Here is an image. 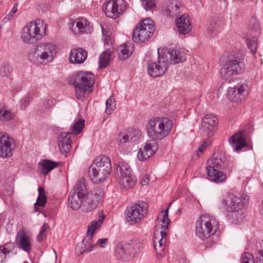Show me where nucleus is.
Instances as JSON below:
<instances>
[{
    "label": "nucleus",
    "instance_id": "f257e3e1",
    "mask_svg": "<svg viewBox=\"0 0 263 263\" xmlns=\"http://www.w3.org/2000/svg\"><path fill=\"white\" fill-rule=\"evenodd\" d=\"M209 165L206 166V173L211 181L216 183L222 182L226 180V173L216 170H226L229 166V162L224 153L215 152L213 157L208 160Z\"/></svg>",
    "mask_w": 263,
    "mask_h": 263
},
{
    "label": "nucleus",
    "instance_id": "f03ea898",
    "mask_svg": "<svg viewBox=\"0 0 263 263\" xmlns=\"http://www.w3.org/2000/svg\"><path fill=\"white\" fill-rule=\"evenodd\" d=\"M95 81V76L91 72L80 71L72 76L70 83L74 86L77 99L83 100L93 91Z\"/></svg>",
    "mask_w": 263,
    "mask_h": 263
},
{
    "label": "nucleus",
    "instance_id": "7ed1b4c3",
    "mask_svg": "<svg viewBox=\"0 0 263 263\" xmlns=\"http://www.w3.org/2000/svg\"><path fill=\"white\" fill-rule=\"evenodd\" d=\"M57 53V47L52 43H40L32 47L28 59L37 65L46 64L52 61Z\"/></svg>",
    "mask_w": 263,
    "mask_h": 263
},
{
    "label": "nucleus",
    "instance_id": "20e7f679",
    "mask_svg": "<svg viewBox=\"0 0 263 263\" xmlns=\"http://www.w3.org/2000/svg\"><path fill=\"white\" fill-rule=\"evenodd\" d=\"M244 55L238 51H233L227 55V60L220 69V76L227 80L234 74H240L245 69Z\"/></svg>",
    "mask_w": 263,
    "mask_h": 263
},
{
    "label": "nucleus",
    "instance_id": "39448f33",
    "mask_svg": "<svg viewBox=\"0 0 263 263\" xmlns=\"http://www.w3.org/2000/svg\"><path fill=\"white\" fill-rule=\"evenodd\" d=\"M111 165L110 159L105 155L100 156L89 168V175L95 183L104 182L110 173Z\"/></svg>",
    "mask_w": 263,
    "mask_h": 263
},
{
    "label": "nucleus",
    "instance_id": "423d86ee",
    "mask_svg": "<svg viewBox=\"0 0 263 263\" xmlns=\"http://www.w3.org/2000/svg\"><path fill=\"white\" fill-rule=\"evenodd\" d=\"M172 126V121L166 118H152L146 125L147 135L153 141L160 140L168 135Z\"/></svg>",
    "mask_w": 263,
    "mask_h": 263
},
{
    "label": "nucleus",
    "instance_id": "0eeeda50",
    "mask_svg": "<svg viewBox=\"0 0 263 263\" xmlns=\"http://www.w3.org/2000/svg\"><path fill=\"white\" fill-rule=\"evenodd\" d=\"M47 25L41 20H36L23 28L21 38L29 44L35 43L45 34Z\"/></svg>",
    "mask_w": 263,
    "mask_h": 263
},
{
    "label": "nucleus",
    "instance_id": "6e6552de",
    "mask_svg": "<svg viewBox=\"0 0 263 263\" xmlns=\"http://www.w3.org/2000/svg\"><path fill=\"white\" fill-rule=\"evenodd\" d=\"M216 219L209 215L201 216L196 222V234L201 239H204L213 235L219 229Z\"/></svg>",
    "mask_w": 263,
    "mask_h": 263
},
{
    "label": "nucleus",
    "instance_id": "1a4fd4ad",
    "mask_svg": "<svg viewBox=\"0 0 263 263\" xmlns=\"http://www.w3.org/2000/svg\"><path fill=\"white\" fill-rule=\"evenodd\" d=\"M87 194V191L85 183L81 180L78 181L69 196V206L74 210L81 208L83 211V205L85 204Z\"/></svg>",
    "mask_w": 263,
    "mask_h": 263
},
{
    "label": "nucleus",
    "instance_id": "9d476101",
    "mask_svg": "<svg viewBox=\"0 0 263 263\" xmlns=\"http://www.w3.org/2000/svg\"><path fill=\"white\" fill-rule=\"evenodd\" d=\"M244 205L242 199L233 194H229L222 199L221 206L226 211L231 213V217L233 219L232 222L237 223L239 222L238 218L241 215L238 212L241 210Z\"/></svg>",
    "mask_w": 263,
    "mask_h": 263
},
{
    "label": "nucleus",
    "instance_id": "9b49d317",
    "mask_svg": "<svg viewBox=\"0 0 263 263\" xmlns=\"http://www.w3.org/2000/svg\"><path fill=\"white\" fill-rule=\"evenodd\" d=\"M147 213V203L144 201H138L127 208L125 211L126 220L131 224H134L143 219Z\"/></svg>",
    "mask_w": 263,
    "mask_h": 263
},
{
    "label": "nucleus",
    "instance_id": "f8f14e48",
    "mask_svg": "<svg viewBox=\"0 0 263 263\" xmlns=\"http://www.w3.org/2000/svg\"><path fill=\"white\" fill-rule=\"evenodd\" d=\"M155 31L152 21L149 18L143 20L136 28L132 35V39L135 42H144L148 40Z\"/></svg>",
    "mask_w": 263,
    "mask_h": 263
},
{
    "label": "nucleus",
    "instance_id": "ddd939ff",
    "mask_svg": "<svg viewBox=\"0 0 263 263\" xmlns=\"http://www.w3.org/2000/svg\"><path fill=\"white\" fill-rule=\"evenodd\" d=\"M125 8L124 0H110L103 4L102 9L106 16L115 20L124 13Z\"/></svg>",
    "mask_w": 263,
    "mask_h": 263
},
{
    "label": "nucleus",
    "instance_id": "4468645a",
    "mask_svg": "<svg viewBox=\"0 0 263 263\" xmlns=\"http://www.w3.org/2000/svg\"><path fill=\"white\" fill-rule=\"evenodd\" d=\"M237 85L229 87L227 91L229 100L233 102H239L245 99L248 95V85L243 79H237Z\"/></svg>",
    "mask_w": 263,
    "mask_h": 263
},
{
    "label": "nucleus",
    "instance_id": "2eb2a0df",
    "mask_svg": "<svg viewBox=\"0 0 263 263\" xmlns=\"http://www.w3.org/2000/svg\"><path fill=\"white\" fill-rule=\"evenodd\" d=\"M160 49H158V61L147 62V72L148 74L154 78L163 75L167 70L168 64L166 59L162 54L160 53Z\"/></svg>",
    "mask_w": 263,
    "mask_h": 263
},
{
    "label": "nucleus",
    "instance_id": "dca6fc26",
    "mask_svg": "<svg viewBox=\"0 0 263 263\" xmlns=\"http://www.w3.org/2000/svg\"><path fill=\"white\" fill-rule=\"evenodd\" d=\"M104 195L103 190L97 187L94 188L86 195V201L83 205V212H89L93 211L102 200Z\"/></svg>",
    "mask_w": 263,
    "mask_h": 263
},
{
    "label": "nucleus",
    "instance_id": "f3484780",
    "mask_svg": "<svg viewBox=\"0 0 263 263\" xmlns=\"http://www.w3.org/2000/svg\"><path fill=\"white\" fill-rule=\"evenodd\" d=\"M136 240H130L128 243L125 242H119L115 251V254L118 259L124 261L129 260L133 257Z\"/></svg>",
    "mask_w": 263,
    "mask_h": 263
},
{
    "label": "nucleus",
    "instance_id": "a211bd4d",
    "mask_svg": "<svg viewBox=\"0 0 263 263\" xmlns=\"http://www.w3.org/2000/svg\"><path fill=\"white\" fill-rule=\"evenodd\" d=\"M15 144L12 138L5 133L0 132V156L8 158L12 156Z\"/></svg>",
    "mask_w": 263,
    "mask_h": 263
},
{
    "label": "nucleus",
    "instance_id": "6ab92c4d",
    "mask_svg": "<svg viewBox=\"0 0 263 263\" xmlns=\"http://www.w3.org/2000/svg\"><path fill=\"white\" fill-rule=\"evenodd\" d=\"M168 64H177L186 60L184 52L182 49H167L162 53Z\"/></svg>",
    "mask_w": 263,
    "mask_h": 263
},
{
    "label": "nucleus",
    "instance_id": "aec40b11",
    "mask_svg": "<svg viewBox=\"0 0 263 263\" xmlns=\"http://www.w3.org/2000/svg\"><path fill=\"white\" fill-rule=\"evenodd\" d=\"M245 130H240L233 135L229 140L234 151L238 152L245 147H248V149H250V146L245 137Z\"/></svg>",
    "mask_w": 263,
    "mask_h": 263
},
{
    "label": "nucleus",
    "instance_id": "412c9836",
    "mask_svg": "<svg viewBox=\"0 0 263 263\" xmlns=\"http://www.w3.org/2000/svg\"><path fill=\"white\" fill-rule=\"evenodd\" d=\"M158 149V144L156 141H147L145 143L143 148H140L137 157L140 161H144L153 155Z\"/></svg>",
    "mask_w": 263,
    "mask_h": 263
},
{
    "label": "nucleus",
    "instance_id": "4be33fe9",
    "mask_svg": "<svg viewBox=\"0 0 263 263\" xmlns=\"http://www.w3.org/2000/svg\"><path fill=\"white\" fill-rule=\"evenodd\" d=\"M218 123L217 118L212 115H206L202 119L201 123V130L204 134L210 137L214 132L215 126Z\"/></svg>",
    "mask_w": 263,
    "mask_h": 263
},
{
    "label": "nucleus",
    "instance_id": "5701e85b",
    "mask_svg": "<svg viewBox=\"0 0 263 263\" xmlns=\"http://www.w3.org/2000/svg\"><path fill=\"white\" fill-rule=\"evenodd\" d=\"M89 25V22L83 17L71 20L69 23V28L75 33L86 32Z\"/></svg>",
    "mask_w": 263,
    "mask_h": 263
},
{
    "label": "nucleus",
    "instance_id": "b1692460",
    "mask_svg": "<svg viewBox=\"0 0 263 263\" xmlns=\"http://www.w3.org/2000/svg\"><path fill=\"white\" fill-rule=\"evenodd\" d=\"M70 132L61 133L59 137V147L61 153L63 154L68 153L71 147V140Z\"/></svg>",
    "mask_w": 263,
    "mask_h": 263
},
{
    "label": "nucleus",
    "instance_id": "393cba45",
    "mask_svg": "<svg viewBox=\"0 0 263 263\" xmlns=\"http://www.w3.org/2000/svg\"><path fill=\"white\" fill-rule=\"evenodd\" d=\"M176 26L178 31L182 34H186L191 30V24L189 21V16L186 14H182L176 19Z\"/></svg>",
    "mask_w": 263,
    "mask_h": 263
},
{
    "label": "nucleus",
    "instance_id": "a878e982",
    "mask_svg": "<svg viewBox=\"0 0 263 263\" xmlns=\"http://www.w3.org/2000/svg\"><path fill=\"white\" fill-rule=\"evenodd\" d=\"M16 241L18 247L24 251L29 252L31 249V245L29 236L25 233L24 230L20 231L16 237Z\"/></svg>",
    "mask_w": 263,
    "mask_h": 263
},
{
    "label": "nucleus",
    "instance_id": "bb28decb",
    "mask_svg": "<svg viewBox=\"0 0 263 263\" xmlns=\"http://www.w3.org/2000/svg\"><path fill=\"white\" fill-rule=\"evenodd\" d=\"M87 52L84 49L80 48L73 49L70 53V61L72 63H83L87 58Z\"/></svg>",
    "mask_w": 263,
    "mask_h": 263
},
{
    "label": "nucleus",
    "instance_id": "cd10ccee",
    "mask_svg": "<svg viewBox=\"0 0 263 263\" xmlns=\"http://www.w3.org/2000/svg\"><path fill=\"white\" fill-rule=\"evenodd\" d=\"M58 165L56 162L49 160H41L38 163L39 168L41 173L44 176H46L49 172L55 168Z\"/></svg>",
    "mask_w": 263,
    "mask_h": 263
},
{
    "label": "nucleus",
    "instance_id": "c85d7f7f",
    "mask_svg": "<svg viewBox=\"0 0 263 263\" xmlns=\"http://www.w3.org/2000/svg\"><path fill=\"white\" fill-rule=\"evenodd\" d=\"M120 185L124 189H130L133 187L136 181V177L133 174L132 172L129 175H125L118 178Z\"/></svg>",
    "mask_w": 263,
    "mask_h": 263
},
{
    "label": "nucleus",
    "instance_id": "c756f323",
    "mask_svg": "<svg viewBox=\"0 0 263 263\" xmlns=\"http://www.w3.org/2000/svg\"><path fill=\"white\" fill-rule=\"evenodd\" d=\"M133 47L130 43L121 45L118 48V56L121 60L127 59L133 52Z\"/></svg>",
    "mask_w": 263,
    "mask_h": 263
},
{
    "label": "nucleus",
    "instance_id": "7c9ffc66",
    "mask_svg": "<svg viewBox=\"0 0 263 263\" xmlns=\"http://www.w3.org/2000/svg\"><path fill=\"white\" fill-rule=\"evenodd\" d=\"M129 165L125 162H120L116 165V174L118 178L125 175H129L132 172Z\"/></svg>",
    "mask_w": 263,
    "mask_h": 263
},
{
    "label": "nucleus",
    "instance_id": "2f4dec72",
    "mask_svg": "<svg viewBox=\"0 0 263 263\" xmlns=\"http://www.w3.org/2000/svg\"><path fill=\"white\" fill-rule=\"evenodd\" d=\"M14 118V115L3 103H0V120L3 122H9Z\"/></svg>",
    "mask_w": 263,
    "mask_h": 263
},
{
    "label": "nucleus",
    "instance_id": "473e14b6",
    "mask_svg": "<svg viewBox=\"0 0 263 263\" xmlns=\"http://www.w3.org/2000/svg\"><path fill=\"white\" fill-rule=\"evenodd\" d=\"M181 4L177 1H173L166 8L165 11L169 16H173L180 12Z\"/></svg>",
    "mask_w": 263,
    "mask_h": 263
},
{
    "label": "nucleus",
    "instance_id": "72a5a7b5",
    "mask_svg": "<svg viewBox=\"0 0 263 263\" xmlns=\"http://www.w3.org/2000/svg\"><path fill=\"white\" fill-rule=\"evenodd\" d=\"M223 27V23L219 20H213L208 27V31L211 34L219 32Z\"/></svg>",
    "mask_w": 263,
    "mask_h": 263
},
{
    "label": "nucleus",
    "instance_id": "f704fd0d",
    "mask_svg": "<svg viewBox=\"0 0 263 263\" xmlns=\"http://www.w3.org/2000/svg\"><path fill=\"white\" fill-rule=\"evenodd\" d=\"M85 121L83 119H76L73 124L70 127V132L73 135H78L80 134L84 127Z\"/></svg>",
    "mask_w": 263,
    "mask_h": 263
},
{
    "label": "nucleus",
    "instance_id": "c9c22d12",
    "mask_svg": "<svg viewBox=\"0 0 263 263\" xmlns=\"http://www.w3.org/2000/svg\"><path fill=\"white\" fill-rule=\"evenodd\" d=\"M247 46L250 49L252 54H255L256 52L257 47V39L253 36L247 35L246 39Z\"/></svg>",
    "mask_w": 263,
    "mask_h": 263
},
{
    "label": "nucleus",
    "instance_id": "e433bc0d",
    "mask_svg": "<svg viewBox=\"0 0 263 263\" xmlns=\"http://www.w3.org/2000/svg\"><path fill=\"white\" fill-rule=\"evenodd\" d=\"M111 52L109 50L103 52L100 55L99 63L100 68H104L109 64L110 60Z\"/></svg>",
    "mask_w": 263,
    "mask_h": 263
},
{
    "label": "nucleus",
    "instance_id": "4c0bfd02",
    "mask_svg": "<svg viewBox=\"0 0 263 263\" xmlns=\"http://www.w3.org/2000/svg\"><path fill=\"white\" fill-rule=\"evenodd\" d=\"M39 196L34 205L44 207L47 203V199L45 191L43 187H39L38 189Z\"/></svg>",
    "mask_w": 263,
    "mask_h": 263
},
{
    "label": "nucleus",
    "instance_id": "58836bf2",
    "mask_svg": "<svg viewBox=\"0 0 263 263\" xmlns=\"http://www.w3.org/2000/svg\"><path fill=\"white\" fill-rule=\"evenodd\" d=\"M98 224L97 221H93L91 223V226L90 228H88L87 236V238L84 239L83 241H85V243L86 244V246L89 243L92 242V239L94 233V231L97 228Z\"/></svg>",
    "mask_w": 263,
    "mask_h": 263
},
{
    "label": "nucleus",
    "instance_id": "ea45409f",
    "mask_svg": "<svg viewBox=\"0 0 263 263\" xmlns=\"http://www.w3.org/2000/svg\"><path fill=\"white\" fill-rule=\"evenodd\" d=\"M116 107L115 101L111 97H109L106 101V113L108 115L111 114L112 111L116 109Z\"/></svg>",
    "mask_w": 263,
    "mask_h": 263
},
{
    "label": "nucleus",
    "instance_id": "a19ab883",
    "mask_svg": "<svg viewBox=\"0 0 263 263\" xmlns=\"http://www.w3.org/2000/svg\"><path fill=\"white\" fill-rule=\"evenodd\" d=\"M0 247H2V250L3 251V253L4 254V258H5L10 253L12 252L15 248L14 243L11 242L6 243L3 246H0Z\"/></svg>",
    "mask_w": 263,
    "mask_h": 263
},
{
    "label": "nucleus",
    "instance_id": "79ce46f5",
    "mask_svg": "<svg viewBox=\"0 0 263 263\" xmlns=\"http://www.w3.org/2000/svg\"><path fill=\"white\" fill-rule=\"evenodd\" d=\"M12 71V68L8 64H5L0 67V76L2 77L9 76Z\"/></svg>",
    "mask_w": 263,
    "mask_h": 263
},
{
    "label": "nucleus",
    "instance_id": "37998d69",
    "mask_svg": "<svg viewBox=\"0 0 263 263\" xmlns=\"http://www.w3.org/2000/svg\"><path fill=\"white\" fill-rule=\"evenodd\" d=\"M48 223H44L42 226L39 234L37 236V240L39 242H41L46 236V231L49 229Z\"/></svg>",
    "mask_w": 263,
    "mask_h": 263
},
{
    "label": "nucleus",
    "instance_id": "c03bdc74",
    "mask_svg": "<svg viewBox=\"0 0 263 263\" xmlns=\"http://www.w3.org/2000/svg\"><path fill=\"white\" fill-rule=\"evenodd\" d=\"M241 263H255L253 256L249 252H245L241 255Z\"/></svg>",
    "mask_w": 263,
    "mask_h": 263
},
{
    "label": "nucleus",
    "instance_id": "a18cd8bd",
    "mask_svg": "<svg viewBox=\"0 0 263 263\" xmlns=\"http://www.w3.org/2000/svg\"><path fill=\"white\" fill-rule=\"evenodd\" d=\"M76 253L78 255H81L83 252H86L87 250L86 244L85 241H82L78 243L76 246Z\"/></svg>",
    "mask_w": 263,
    "mask_h": 263
},
{
    "label": "nucleus",
    "instance_id": "49530a36",
    "mask_svg": "<svg viewBox=\"0 0 263 263\" xmlns=\"http://www.w3.org/2000/svg\"><path fill=\"white\" fill-rule=\"evenodd\" d=\"M130 141H135L138 140L141 135L139 129H130L128 132Z\"/></svg>",
    "mask_w": 263,
    "mask_h": 263
},
{
    "label": "nucleus",
    "instance_id": "de8ad7c7",
    "mask_svg": "<svg viewBox=\"0 0 263 263\" xmlns=\"http://www.w3.org/2000/svg\"><path fill=\"white\" fill-rule=\"evenodd\" d=\"M144 9L150 10L155 7V0H141Z\"/></svg>",
    "mask_w": 263,
    "mask_h": 263
},
{
    "label": "nucleus",
    "instance_id": "09e8293b",
    "mask_svg": "<svg viewBox=\"0 0 263 263\" xmlns=\"http://www.w3.org/2000/svg\"><path fill=\"white\" fill-rule=\"evenodd\" d=\"M164 214L163 215V218L162 219V224L161 228L163 230L165 231L168 228V225L170 222V220L168 216V209L164 211Z\"/></svg>",
    "mask_w": 263,
    "mask_h": 263
},
{
    "label": "nucleus",
    "instance_id": "8fccbe9b",
    "mask_svg": "<svg viewBox=\"0 0 263 263\" xmlns=\"http://www.w3.org/2000/svg\"><path fill=\"white\" fill-rule=\"evenodd\" d=\"M30 100L29 95H26L20 100V108L22 110H25L29 103Z\"/></svg>",
    "mask_w": 263,
    "mask_h": 263
},
{
    "label": "nucleus",
    "instance_id": "3c124183",
    "mask_svg": "<svg viewBox=\"0 0 263 263\" xmlns=\"http://www.w3.org/2000/svg\"><path fill=\"white\" fill-rule=\"evenodd\" d=\"M165 241L163 240V239H160L158 240V242H156L155 240H154V247L157 251H161L164 248V246L163 245V242Z\"/></svg>",
    "mask_w": 263,
    "mask_h": 263
},
{
    "label": "nucleus",
    "instance_id": "603ef678",
    "mask_svg": "<svg viewBox=\"0 0 263 263\" xmlns=\"http://www.w3.org/2000/svg\"><path fill=\"white\" fill-rule=\"evenodd\" d=\"M258 254L257 256V263H263V250L259 249L257 251Z\"/></svg>",
    "mask_w": 263,
    "mask_h": 263
},
{
    "label": "nucleus",
    "instance_id": "864d4df0",
    "mask_svg": "<svg viewBox=\"0 0 263 263\" xmlns=\"http://www.w3.org/2000/svg\"><path fill=\"white\" fill-rule=\"evenodd\" d=\"M14 14H15L14 13H12V12L10 11L9 13L5 17L3 18V23H6L8 22L10 20H12V18L14 17Z\"/></svg>",
    "mask_w": 263,
    "mask_h": 263
},
{
    "label": "nucleus",
    "instance_id": "5fc2aeb1",
    "mask_svg": "<svg viewBox=\"0 0 263 263\" xmlns=\"http://www.w3.org/2000/svg\"><path fill=\"white\" fill-rule=\"evenodd\" d=\"M210 143V142L208 144H205V142L203 141V144H201L197 150V155H199V153H202Z\"/></svg>",
    "mask_w": 263,
    "mask_h": 263
},
{
    "label": "nucleus",
    "instance_id": "6e6d98bb",
    "mask_svg": "<svg viewBox=\"0 0 263 263\" xmlns=\"http://www.w3.org/2000/svg\"><path fill=\"white\" fill-rule=\"evenodd\" d=\"M97 244L99 243L100 245V247L102 248H105V246L107 244V239L104 238H100L97 241Z\"/></svg>",
    "mask_w": 263,
    "mask_h": 263
},
{
    "label": "nucleus",
    "instance_id": "4d7b16f0",
    "mask_svg": "<svg viewBox=\"0 0 263 263\" xmlns=\"http://www.w3.org/2000/svg\"><path fill=\"white\" fill-rule=\"evenodd\" d=\"M97 245V242L93 243L92 242L89 243L87 246L86 253H88L93 250L94 247Z\"/></svg>",
    "mask_w": 263,
    "mask_h": 263
},
{
    "label": "nucleus",
    "instance_id": "13d9d810",
    "mask_svg": "<svg viewBox=\"0 0 263 263\" xmlns=\"http://www.w3.org/2000/svg\"><path fill=\"white\" fill-rule=\"evenodd\" d=\"M122 139L124 142H126L127 141H130L129 135H125L123 136Z\"/></svg>",
    "mask_w": 263,
    "mask_h": 263
},
{
    "label": "nucleus",
    "instance_id": "bf43d9fd",
    "mask_svg": "<svg viewBox=\"0 0 263 263\" xmlns=\"http://www.w3.org/2000/svg\"><path fill=\"white\" fill-rule=\"evenodd\" d=\"M148 182H149V179L147 178H145V179H143L141 180V183L142 185H145L147 184L148 183Z\"/></svg>",
    "mask_w": 263,
    "mask_h": 263
},
{
    "label": "nucleus",
    "instance_id": "052dcab7",
    "mask_svg": "<svg viewBox=\"0 0 263 263\" xmlns=\"http://www.w3.org/2000/svg\"><path fill=\"white\" fill-rule=\"evenodd\" d=\"M17 10V4H14L13 7L11 9V11L12 12V13L15 14Z\"/></svg>",
    "mask_w": 263,
    "mask_h": 263
},
{
    "label": "nucleus",
    "instance_id": "680f3d73",
    "mask_svg": "<svg viewBox=\"0 0 263 263\" xmlns=\"http://www.w3.org/2000/svg\"><path fill=\"white\" fill-rule=\"evenodd\" d=\"M160 234H161V239H163L164 238H165L166 236V233L164 230L161 231Z\"/></svg>",
    "mask_w": 263,
    "mask_h": 263
},
{
    "label": "nucleus",
    "instance_id": "e2e57ef3",
    "mask_svg": "<svg viewBox=\"0 0 263 263\" xmlns=\"http://www.w3.org/2000/svg\"><path fill=\"white\" fill-rule=\"evenodd\" d=\"M104 43L105 44H108L109 43V41L110 40V37L109 36H106L105 38H104Z\"/></svg>",
    "mask_w": 263,
    "mask_h": 263
},
{
    "label": "nucleus",
    "instance_id": "0e129e2a",
    "mask_svg": "<svg viewBox=\"0 0 263 263\" xmlns=\"http://www.w3.org/2000/svg\"><path fill=\"white\" fill-rule=\"evenodd\" d=\"M53 102L51 100H48L47 101V104L48 106H49V107H50L52 104H53Z\"/></svg>",
    "mask_w": 263,
    "mask_h": 263
},
{
    "label": "nucleus",
    "instance_id": "69168bd1",
    "mask_svg": "<svg viewBox=\"0 0 263 263\" xmlns=\"http://www.w3.org/2000/svg\"><path fill=\"white\" fill-rule=\"evenodd\" d=\"M254 27L255 29H257L259 28V24L258 22H256V21L254 20Z\"/></svg>",
    "mask_w": 263,
    "mask_h": 263
},
{
    "label": "nucleus",
    "instance_id": "338daca9",
    "mask_svg": "<svg viewBox=\"0 0 263 263\" xmlns=\"http://www.w3.org/2000/svg\"><path fill=\"white\" fill-rule=\"evenodd\" d=\"M2 247H0V257L1 258H4V254L3 253V251L2 250Z\"/></svg>",
    "mask_w": 263,
    "mask_h": 263
},
{
    "label": "nucleus",
    "instance_id": "774afa93",
    "mask_svg": "<svg viewBox=\"0 0 263 263\" xmlns=\"http://www.w3.org/2000/svg\"><path fill=\"white\" fill-rule=\"evenodd\" d=\"M260 213L263 216V201L261 203V209L260 210Z\"/></svg>",
    "mask_w": 263,
    "mask_h": 263
}]
</instances>
